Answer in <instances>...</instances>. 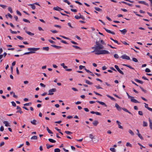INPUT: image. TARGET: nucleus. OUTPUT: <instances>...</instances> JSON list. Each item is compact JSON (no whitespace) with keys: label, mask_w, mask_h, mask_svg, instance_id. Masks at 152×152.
<instances>
[{"label":"nucleus","mask_w":152,"mask_h":152,"mask_svg":"<svg viewBox=\"0 0 152 152\" xmlns=\"http://www.w3.org/2000/svg\"><path fill=\"white\" fill-rule=\"evenodd\" d=\"M104 48V46L102 45L99 44L98 46H95L92 47V49H94V50L91 52L92 53H96L98 52V51L100 50V49H102Z\"/></svg>","instance_id":"f257e3e1"},{"label":"nucleus","mask_w":152,"mask_h":152,"mask_svg":"<svg viewBox=\"0 0 152 152\" xmlns=\"http://www.w3.org/2000/svg\"><path fill=\"white\" fill-rule=\"evenodd\" d=\"M98 51V52H97V53H95V54L99 55L100 54H107L110 53L109 51L105 50H100Z\"/></svg>","instance_id":"f03ea898"},{"label":"nucleus","mask_w":152,"mask_h":152,"mask_svg":"<svg viewBox=\"0 0 152 152\" xmlns=\"http://www.w3.org/2000/svg\"><path fill=\"white\" fill-rule=\"evenodd\" d=\"M56 89L55 88H53L49 90L48 91V95H53V92H56Z\"/></svg>","instance_id":"7ed1b4c3"},{"label":"nucleus","mask_w":152,"mask_h":152,"mask_svg":"<svg viewBox=\"0 0 152 152\" xmlns=\"http://www.w3.org/2000/svg\"><path fill=\"white\" fill-rule=\"evenodd\" d=\"M28 50L30 51L35 52L36 51L38 50L39 49V48H28L27 49Z\"/></svg>","instance_id":"20e7f679"},{"label":"nucleus","mask_w":152,"mask_h":152,"mask_svg":"<svg viewBox=\"0 0 152 152\" xmlns=\"http://www.w3.org/2000/svg\"><path fill=\"white\" fill-rule=\"evenodd\" d=\"M115 68L122 75H124V72L119 68L118 66L117 65H115L114 66Z\"/></svg>","instance_id":"39448f33"},{"label":"nucleus","mask_w":152,"mask_h":152,"mask_svg":"<svg viewBox=\"0 0 152 152\" xmlns=\"http://www.w3.org/2000/svg\"><path fill=\"white\" fill-rule=\"evenodd\" d=\"M121 57L123 59H126L128 60H130L129 57L125 55H122Z\"/></svg>","instance_id":"423d86ee"},{"label":"nucleus","mask_w":152,"mask_h":152,"mask_svg":"<svg viewBox=\"0 0 152 152\" xmlns=\"http://www.w3.org/2000/svg\"><path fill=\"white\" fill-rule=\"evenodd\" d=\"M53 9L54 10L58 11H60L61 10H63L61 8L58 6L53 7Z\"/></svg>","instance_id":"0eeeda50"},{"label":"nucleus","mask_w":152,"mask_h":152,"mask_svg":"<svg viewBox=\"0 0 152 152\" xmlns=\"http://www.w3.org/2000/svg\"><path fill=\"white\" fill-rule=\"evenodd\" d=\"M103 28L105 29V31L107 32H108V33L111 34H113V35H115V34L114 32H113V31H110V30L107 29L106 28Z\"/></svg>","instance_id":"6e6552de"},{"label":"nucleus","mask_w":152,"mask_h":152,"mask_svg":"<svg viewBox=\"0 0 152 152\" xmlns=\"http://www.w3.org/2000/svg\"><path fill=\"white\" fill-rule=\"evenodd\" d=\"M115 107L119 111H121L122 108L121 107L117 104H115Z\"/></svg>","instance_id":"1a4fd4ad"},{"label":"nucleus","mask_w":152,"mask_h":152,"mask_svg":"<svg viewBox=\"0 0 152 152\" xmlns=\"http://www.w3.org/2000/svg\"><path fill=\"white\" fill-rule=\"evenodd\" d=\"M116 122L117 123V124H118V128H120V129H123V126H121L120 125V124H121V123L120 121H116Z\"/></svg>","instance_id":"9d476101"},{"label":"nucleus","mask_w":152,"mask_h":152,"mask_svg":"<svg viewBox=\"0 0 152 152\" xmlns=\"http://www.w3.org/2000/svg\"><path fill=\"white\" fill-rule=\"evenodd\" d=\"M96 102L99 103L100 104L104 106L105 107H107V105L104 102H101L99 101H96Z\"/></svg>","instance_id":"9b49d317"},{"label":"nucleus","mask_w":152,"mask_h":152,"mask_svg":"<svg viewBox=\"0 0 152 152\" xmlns=\"http://www.w3.org/2000/svg\"><path fill=\"white\" fill-rule=\"evenodd\" d=\"M138 2L140 4H143L147 6H149V4L148 3H145V2L144 1H139Z\"/></svg>","instance_id":"f8f14e48"},{"label":"nucleus","mask_w":152,"mask_h":152,"mask_svg":"<svg viewBox=\"0 0 152 152\" xmlns=\"http://www.w3.org/2000/svg\"><path fill=\"white\" fill-rule=\"evenodd\" d=\"M35 53V52L29 51L28 52L25 53H23V54L21 55V56H22L23 55H28V54H32V53Z\"/></svg>","instance_id":"ddd939ff"},{"label":"nucleus","mask_w":152,"mask_h":152,"mask_svg":"<svg viewBox=\"0 0 152 152\" xmlns=\"http://www.w3.org/2000/svg\"><path fill=\"white\" fill-rule=\"evenodd\" d=\"M131 101L132 102H133L134 103H140V102L137 101V100L134 99L133 98H131Z\"/></svg>","instance_id":"4468645a"},{"label":"nucleus","mask_w":152,"mask_h":152,"mask_svg":"<svg viewBox=\"0 0 152 152\" xmlns=\"http://www.w3.org/2000/svg\"><path fill=\"white\" fill-rule=\"evenodd\" d=\"M51 46L53 47L56 48L57 49H60L61 48V46H58L55 45H51Z\"/></svg>","instance_id":"2eb2a0df"},{"label":"nucleus","mask_w":152,"mask_h":152,"mask_svg":"<svg viewBox=\"0 0 152 152\" xmlns=\"http://www.w3.org/2000/svg\"><path fill=\"white\" fill-rule=\"evenodd\" d=\"M149 126L150 128L152 129V121L150 119V118H149Z\"/></svg>","instance_id":"dca6fc26"},{"label":"nucleus","mask_w":152,"mask_h":152,"mask_svg":"<svg viewBox=\"0 0 152 152\" xmlns=\"http://www.w3.org/2000/svg\"><path fill=\"white\" fill-rule=\"evenodd\" d=\"M120 31L124 35L126 34L127 31L126 29H124L122 30H120Z\"/></svg>","instance_id":"f3484780"},{"label":"nucleus","mask_w":152,"mask_h":152,"mask_svg":"<svg viewBox=\"0 0 152 152\" xmlns=\"http://www.w3.org/2000/svg\"><path fill=\"white\" fill-rule=\"evenodd\" d=\"M121 3L124 4H127V5H128V6H130V7H132L133 6L132 4H130L129 3H127L126 2L124 1H121ZM120 3L121 2H120Z\"/></svg>","instance_id":"a211bd4d"},{"label":"nucleus","mask_w":152,"mask_h":152,"mask_svg":"<svg viewBox=\"0 0 152 152\" xmlns=\"http://www.w3.org/2000/svg\"><path fill=\"white\" fill-rule=\"evenodd\" d=\"M98 123H99L98 121L96 120L94 121L92 123L93 125L95 126H97V125H98Z\"/></svg>","instance_id":"6ab92c4d"},{"label":"nucleus","mask_w":152,"mask_h":152,"mask_svg":"<svg viewBox=\"0 0 152 152\" xmlns=\"http://www.w3.org/2000/svg\"><path fill=\"white\" fill-rule=\"evenodd\" d=\"M134 80L136 82H138V83H139L140 84H142L143 83V82L142 81H141L140 80L137 79H134Z\"/></svg>","instance_id":"aec40b11"},{"label":"nucleus","mask_w":152,"mask_h":152,"mask_svg":"<svg viewBox=\"0 0 152 152\" xmlns=\"http://www.w3.org/2000/svg\"><path fill=\"white\" fill-rule=\"evenodd\" d=\"M3 123L6 126H10V125H9V124L7 121H5L3 122Z\"/></svg>","instance_id":"412c9836"},{"label":"nucleus","mask_w":152,"mask_h":152,"mask_svg":"<svg viewBox=\"0 0 152 152\" xmlns=\"http://www.w3.org/2000/svg\"><path fill=\"white\" fill-rule=\"evenodd\" d=\"M29 6H31V8L33 10L35 9L36 8L35 6L34 5V4H30L28 5Z\"/></svg>","instance_id":"4be33fe9"},{"label":"nucleus","mask_w":152,"mask_h":152,"mask_svg":"<svg viewBox=\"0 0 152 152\" xmlns=\"http://www.w3.org/2000/svg\"><path fill=\"white\" fill-rule=\"evenodd\" d=\"M37 122V121L34 119L32 121H31V124L34 125H36L37 124L36 122Z\"/></svg>","instance_id":"5701e85b"},{"label":"nucleus","mask_w":152,"mask_h":152,"mask_svg":"<svg viewBox=\"0 0 152 152\" xmlns=\"http://www.w3.org/2000/svg\"><path fill=\"white\" fill-rule=\"evenodd\" d=\"M25 32L28 35L30 36H33L34 35V34L31 33V32L28 31H25Z\"/></svg>","instance_id":"b1692460"},{"label":"nucleus","mask_w":152,"mask_h":152,"mask_svg":"<svg viewBox=\"0 0 152 152\" xmlns=\"http://www.w3.org/2000/svg\"><path fill=\"white\" fill-rule=\"evenodd\" d=\"M122 109L124 111L132 115V113L130 112L127 109H126L125 108H122Z\"/></svg>","instance_id":"393cba45"},{"label":"nucleus","mask_w":152,"mask_h":152,"mask_svg":"<svg viewBox=\"0 0 152 152\" xmlns=\"http://www.w3.org/2000/svg\"><path fill=\"white\" fill-rule=\"evenodd\" d=\"M49 47L48 46L46 47H43L42 48V50H45L47 51H49Z\"/></svg>","instance_id":"a878e982"},{"label":"nucleus","mask_w":152,"mask_h":152,"mask_svg":"<svg viewBox=\"0 0 152 152\" xmlns=\"http://www.w3.org/2000/svg\"><path fill=\"white\" fill-rule=\"evenodd\" d=\"M106 96L107 97L110 98L111 100H112L113 101H115V99L113 97L110 96V95H109L108 94Z\"/></svg>","instance_id":"bb28decb"},{"label":"nucleus","mask_w":152,"mask_h":152,"mask_svg":"<svg viewBox=\"0 0 152 152\" xmlns=\"http://www.w3.org/2000/svg\"><path fill=\"white\" fill-rule=\"evenodd\" d=\"M85 82L86 83L89 85H92L93 84V83L90 82L89 80H85Z\"/></svg>","instance_id":"cd10ccee"},{"label":"nucleus","mask_w":152,"mask_h":152,"mask_svg":"<svg viewBox=\"0 0 152 152\" xmlns=\"http://www.w3.org/2000/svg\"><path fill=\"white\" fill-rule=\"evenodd\" d=\"M110 39L112 40V41H113L117 43L118 45H120V43L118 42V41L113 39L112 38H110Z\"/></svg>","instance_id":"c85d7f7f"},{"label":"nucleus","mask_w":152,"mask_h":152,"mask_svg":"<svg viewBox=\"0 0 152 152\" xmlns=\"http://www.w3.org/2000/svg\"><path fill=\"white\" fill-rule=\"evenodd\" d=\"M123 65L124 66H126V67H127L130 68L131 69H134V68H133L131 66H130V65H129L126 64H123Z\"/></svg>","instance_id":"c756f323"},{"label":"nucleus","mask_w":152,"mask_h":152,"mask_svg":"<svg viewBox=\"0 0 152 152\" xmlns=\"http://www.w3.org/2000/svg\"><path fill=\"white\" fill-rule=\"evenodd\" d=\"M89 137L92 140L95 139L96 137L95 136H94L91 134H90L89 135Z\"/></svg>","instance_id":"7c9ffc66"},{"label":"nucleus","mask_w":152,"mask_h":152,"mask_svg":"<svg viewBox=\"0 0 152 152\" xmlns=\"http://www.w3.org/2000/svg\"><path fill=\"white\" fill-rule=\"evenodd\" d=\"M72 47L74 48H75L76 49H79V50H81V49L80 47H79L77 46H76V45H73L72 46Z\"/></svg>","instance_id":"2f4dec72"},{"label":"nucleus","mask_w":152,"mask_h":152,"mask_svg":"<svg viewBox=\"0 0 152 152\" xmlns=\"http://www.w3.org/2000/svg\"><path fill=\"white\" fill-rule=\"evenodd\" d=\"M48 140L49 141H50V142H52V143H55L56 142V141L55 140H54L52 139L51 138H49L48 139Z\"/></svg>","instance_id":"473e14b6"},{"label":"nucleus","mask_w":152,"mask_h":152,"mask_svg":"<svg viewBox=\"0 0 152 152\" xmlns=\"http://www.w3.org/2000/svg\"><path fill=\"white\" fill-rule=\"evenodd\" d=\"M137 134L138 136L142 140H143V137L141 135V134L139 133V132H138V133H137Z\"/></svg>","instance_id":"72a5a7b5"},{"label":"nucleus","mask_w":152,"mask_h":152,"mask_svg":"<svg viewBox=\"0 0 152 152\" xmlns=\"http://www.w3.org/2000/svg\"><path fill=\"white\" fill-rule=\"evenodd\" d=\"M46 129L47 131L49 134H53V132L50 130V129L48 127H46Z\"/></svg>","instance_id":"f704fd0d"},{"label":"nucleus","mask_w":152,"mask_h":152,"mask_svg":"<svg viewBox=\"0 0 152 152\" xmlns=\"http://www.w3.org/2000/svg\"><path fill=\"white\" fill-rule=\"evenodd\" d=\"M46 145L47 146V148L48 149H49L50 148L53 147V145H50L48 144H46Z\"/></svg>","instance_id":"c9c22d12"},{"label":"nucleus","mask_w":152,"mask_h":152,"mask_svg":"<svg viewBox=\"0 0 152 152\" xmlns=\"http://www.w3.org/2000/svg\"><path fill=\"white\" fill-rule=\"evenodd\" d=\"M94 9L97 11L99 12H101L102 11V10L101 9L97 7H94Z\"/></svg>","instance_id":"e433bc0d"},{"label":"nucleus","mask_w":152,"mask_h":152,"mask_svg":"<svg viewBox=\"0 0 152 152\" xmlns=\"http://www.w3.org/2000/svg\"><path fill=\"white\" fill-rule=\"evenodd\" d=\"M61 66H62L64 69H66L67 67V66H65L64 63H62L61 64Z\"/></svg>","instance_id":"4c0bfd02"},{"label":"nucleus","mask_w":152,"mask_h":152,"mask_svg":"<svg viewBox=\"0 0 152 152\" xmlns=\"http://www.w3.org/2000/svg\"><path fill=\"white\" fill-rule=\"evenodd\" d=\"M37 136H34L31 138V140H37Z\"/></svg>","instance_id":"58836bf2"},{"label":"nucleus","mask_w":152,"mask_h":152,"mask_svg":"<svg viewBox=\"0 0 152 152\" xmlns=\"http://www.w3.org/2000/svg\"><path fill=\"white\" fill-rule=\"evenodd\" d=\"M140 88L141 89V90L144 92L145 93H147V91L145 89H144L142 87L140 86Z\"/></svg>","instance_id":"ea45409f"},{"label":"nucleus","mask_w":152,"mask_h":152,"mask_svg":"<svg viewBox=\"0 0 152 152\" xmlns=\"http://www.w3.org/2000/svg\"><path fill=\"white\" fill-rule=\"evenodd\" d=\"M144 104H145V108H147L148 110H150L149 109H151V108H150L149 107H148V104H147L145 103H144Z\"/></svg>","instance_id":"a19ab883"},{"label":"nucleus","mask_w":152,"mask_h":152,"mask_svg":"<svg viewBox=\"0 0 152 152\" xmlns=\"http://www.w3.org/2000/svg\"><path fill=\"white\" fill-rule=\"evenodd\" d=\"M148 126V124L147 122L143 121V126Z\"/></svg>","instance_id":"79ce46f5"},{"label":"nucleus","mask_w":152,"mask_h":152,"mask_svg":"<svg viewBox=\"0 0 152 152\" xmlns=\"http://www.w3.org/2000/svg\"><path fill=\"white\" fill-rule=\"evenodd\" d=\"M31 102H29L28 103H26L24 104V106H28L31 105Z\"/></svg>","instance_id":"37998d69"},{"label":"nucleus","mask_w":152,"mask_h":152,"mask_svg":"<svg viewBox=\"0 0 152 152\" xmlns=\"http://www.w3.org/2000/svg\"><path fill=\"white\" fill-rule=\"evenodd\" d=\"M16 37L17 38H18L19 39H20V40H22L23 39V37H22L21 36H16Z\"/></svg>","instance_id":"c03bdc74"},{"label":"nucleus","mask_w":152,"mask_h":152,"mask_svg":"<svg viewBox=\"0 0 152 152\" xmlns=\"http://www.w3.org/2000/svg\"><path fill=\"white\" fill-rule=\"evenodd\" d=\"M8 11H10L11 13H12L13 12L12 9L10 7H8Z\"/></svg>","instance_id":"a18cd8bd"},{"label":"nucleus","mask_w":152,"mask_h":152,"mask_svg":"<svg viewBox=\"0 0 152 152\" xmlns=\"http://www.w3.org/2000/svg\"><path fill=\"white\" fill-rule=\"evenodd\" d=\"M23 21H24L25 22L30 23V21L29 20H28L24 18L23 19Z\"/></svg>","instance_id":"49530a36"},{"label":"nucleus","mask_w":152,"mask_h":152,"mask_svg":"<svg viewBox=\"0 0 152 152\" xmlns=\"http://www.w3.org/2000/svg\"><path fill=\"white\" fill-rule=\"evenodd\" d=\"M65 133L68 134H69L72 133V132L69 131H65Z\"/></svg>","instance_id":"de8ad7c7"},{"label":"nucleus","mask_w":152,"mask_h":152,"mask_svg":"<svg viewBox=\"0 0 152 152\" xmlns=\"http://www.w3.org/2000/svg\"><path fill=\"white\" fill-rule=\"evenodd\" d=\"M60 150L59 148H56L54 149V152H60Z\"/></svg>","instance_id":"09e8293b"},{"label":"nucleus","mask_w":152,"mask_h":152,"mask_svg":"<svg viewBox=\"0 0 152 152\" xmlns=\"http://www.w3.org/2000/svg\"><path fill=\"white\" fill-rule=\"evenodd\" d=\"M129 132L131 135H134V132L131 130H129Z\"/></svg>","instance_id":"8fccbe9b"},{"label":"nucleus","mask_w":152,"mask_h":152,"mask_svg":"<svg viewBox=\"0 0 152 152\" xmlns=\"http://www.w3.org/2000/svg\"><path fill=\"white\" fill-rule=\"evenodd\" d=\"M59 36L61 37L64 38L65 39H69V38L67 37H65V36H63L62 35H60Z\"/></svg>","instance_id":"3c124183"},{"label":"nucleus","mask_w":152,"mask_h":152,"mask_svg":"<svg viewBox=\"0 0 152 152\" xmlns=\"http://www.w3.org/2000/svg\"><path fill=\"white\" fill-rule=\"evenodd\" d=\"M126 145L127 146H129L131 147H132L131 144L129 142H127L126 143Z\"/></svg>","instance_id":"603ef678"},{"label":"nucleus","mask_w":152,"mask_h":152,"mask_svg":"<svg viewBox=\"0 0 152 152\" xmlns=\"http://www.w3.org/2000/svg\"><path fill=\"white\" fill-rule=\"evenodd\" d=\"M132 60L135 62H137L138 61V60L135 58H132Z\"/></svg>","instance_id":"864d4df0"},{"label":"nucleus","mask_w":152,"mask_h":152,"mask_svg":"<svg viewBox=\"0 0 152 152\" xmlns=\"http://www.w3.org/2000/svg\"><path fill=\"white\" fill-rule=\"evenodd\" d=\"M12 105L14 107H16V103L13 101H12L11 102Z\"/></svg>","instance_id":"5fc2aeb1"},{"label":"nucleus","mask_w":152,"mask_h":152,"mask_svg":"<svg viewBox=\"0 0 152 152\" xmlns=\"http://www.w3.org/2000/svg\"><path fill=\"white\" fill-rule=\"evenodd\" d=\"M114 57L115 58H119V56L118 54H115L114 55Z\"/></svg>","instance_id":"6e6d98bb"},{"label":"nucleus","mask_w":152,"mask_h":152,"mask_svg":"<svg viewBox=\"0 0 152 152\" xmlns=\"http://www.w3.org/2000/svg\"><path fill=\"white\" fill-rule=\"evenodd\" d=\"M0 7H1L4 9H5L7 7L6 6L1 4H0Z\"/></svg>","instance_id":"4d7b16f0"},{"label":"nucleus","mask_w":152,"mask_h":152,"mask_svg":"<svg viewBox=\"0 0 152 152\" xmlns=\"http://www.w3.org/2000/svg\"><path fill=\"white\" fill-rule=\"evenodd\" d=\"M7 16H8L10 18H12V15L10 13H8L7 15H6V17L7 18Z\"/></svg>","instance_id":"13d9d810"},{"label":"nucleus","mask_w":152,"mask_h":152,"mask_svg":"<svg viewBox=\"0 0 152 152\" xmlns=\"http://www.w3.org/2000/svg\"><path fill=\"white\" fill-rule=\"evenodd\" d=\"M145 72H151V70L147 68L145 69Z\"/></svg>","instance_id":"bf43d9fd"},{"label":"nucleus","mask_w":152,"mask_h":152,"mask_svg":"<svg viewBox=\"0 0 152 152\" xmlns=\"http://www.w3.org/2000/svg\"><path fill=\"white\" fill-rule=\"evenodd\" d=\"M71 11L74 12H77V10L76 9H71Z\"/></svg>","instance_id":"052dcab7"},{"label":"nucleus","mask_w":152,"mask_h":152,"mask_svg":"<svg viewBox=\"0 0 152 152\" xmlns=\"http://www.w3.org/2000/svg\"><path fill=\"white\" fill-rule=\"evenodd\" d=\"M75 2L76 3L78 4H79L80 5H82V4L81 3H80V2L79 1H75Z\"/></svg>","instance_id":"680f3d73"},{"label":"nucleus","mask_w":152,"mask_h":152,"mask_svg":"<svg viewBox=\"0 0 152 152\" xmlns=\"http://www.w3.org/2000/svg\"><path fill=\"white\" fill-rule=\"evenodd\" d=\"M138 114L139 115H143L142 112L141 111H138Z\"/></svg>","instance_id":"e2e57ef3"},{"label":"nucleus","mask_w":152,"mask_h":152,"mask_svg":"<svg viewBox=\"0 0 152 152\" xmlns=\"http://www.w3.org/2000/svg\"><path fill=\"white\" fill-rule=\"evenodd\" d=\"M48 41L51 43L52 44H55V42L53 41L51 39H49Z\"/></svg>","instance_id":"0e129e2a"},{"label":"nucleus","mask_w":152,"mask_h":152,"mask_svg":"<svg viewBox=\"0 0 152 152\" xmlns=\"http://www.w3.org/2000/svg\"><path fill=\"white\" fill-rule=\"evenodd\" d=\"M50 31H51L53 33H56L58 32V31L56 30H51Z\"/></svg>","instance_id":"69168bd1"},{"label":"nucleus","mask_w":152,"mask_h":152,"mask_svg":"<svg viewBox=\"0 0 152 152\" xmlns=\"http://www.w3.org/2000/svg\"><path fill=\"white\" fill-rule=\"evenodd\" d=\"M110 150L113 152H115V149L114 148H111Z\"/></svg>","instance_id":"338daca9"},{"label":"nucleus","mask_w":152,"mask_h":152,"mask_svg":"<svg viewBox=\"0 0 152 152\" xmlns=\"http://www.w3.org/2000/svg\"><path fill=\"white\" fill-rule=\"evenodd\" d=\"M4 130V127L3 126H1L0 128V131L1 132H2V131H3Z\"/></svg>","instance_id":"774afa93"}]
</instances>
